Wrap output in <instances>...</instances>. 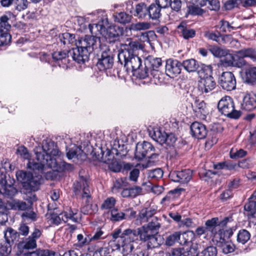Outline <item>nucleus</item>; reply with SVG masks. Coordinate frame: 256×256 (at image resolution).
<instances>
[{
	"mask_svg": "<svg viewBox=\"0 0 256 256\" xmlns=\"http://www.w3.org/2000/svg\"><path fill=\"white\" fill-rule=\"evenodd\" d=\"M218 218H214L210 220H206L205 222V226L208 231H210L212 235L214 236L216 233L215 228L218 226Z\"/></svg>",
	"mask_w": 256,
	"mask_h": 256,
	"instance_id": "nucleus-36",
	"label": "nucleus"
},
{
	"mask_svg": "<svg viewBox=\"0 0 256 256\" xmlns=\"http://www.w3.org/2000/svg\"><path fill=\"white\" fill-rule=\"evenodd\" d=\"M67 158L69 159L76 158L78 160H82L86 158V155L81 148L74 146L66 152Z\"/></svg>",
	"mask_w": 256,
	"mask_h": 256,
	"instance_id": "nucleus-23",
	"label": "nucleus"
},
{
	"mask_svg": "<svg viewBox=\"0 0 256 256\" xmlns=\"http://www.w3.org/2000/svg\"><path fill=\"white\" fill-rule=\"evenodd\" d=\"M216 86L214 78L200 79L198 82V88L202 93H208L212 90Z\"/></svg>",
	"mask_w": 256,
	"mask_h": 256,
	"instance_id": "nucleus-20",
	"label": "nucleus"
},
{
	"mask_svg": "<svg viewBox=\"0 0 256 256\" xmlns=\"http://www.w3.org/2000/svg\"><path fill=\"white\" fill-rule=\"evenodd\" d=\"M178 29L180 31V32L184 39L192 38L196 35V32L194 30L188 28L182 25L178 26Z\"/></svg>",
	"mask_w": 256,
	"mask_h": 256,
	"instance_id": "nucleus-39",
	"label": "nucleus"
},
{
	"mask_svg": "<svg viewBox=\"0 0 256 256\" xmlns=\"http://www.w3.org/2000/svg\"><path fill=\"white\" fill-rule=\"evenodd\" d=\"M143 48V44H140L138 42L131 41L128 44H126L124 46V48L121 50L118 55L120 56V58L124 60L126 58H128L130 56L136 55V52L139 50H142Z\"/></svg>",
	"mask_w": 256,
	"mask_h": 256,
	"instance_id": "nucleus-9",
	"label": "nucleus"
},
{
	"mask_svg": "<svg viewBox=\"0 0 256 256\" xmlns=\"http://www.w3.org/2000/svg\"><path fill=\"white\" fill-rule=\"evenodd\" d=\"M182 66L188 72H194L198 67V62L193 58L185 60L183 62Z\"/></svg>",
	"mask_w": 256,
	"mask_h": 256,
	"instance_id": "nucleus-27",
	"label": "nucleus"
},
{
	"mask_svg": "<svg viewBox=\"0 0 256 256\" xmlns=\"http://www.w3.org/2000/svg\"><path fill=\"white\" fill-rule=\"evenodd\" d=\"M10 18L6 15L0 17V33L9 32L11 28V25L9 24Z\"/></svg>",
	"mask_w": 256,
	"mask_h": 256,
	"instance_id": "nucleus-34",
	"label": "nucleus"
},
{
	"mask_svg": "<svg viewBox=\"0 0 256 256\" xmlns=\"http://www.w3.org/2000/svg\"><path fill=\"white\" fill-rule=\"evenodd\" d=\"M150 24L146 22H139L132 24L130 26V30L133 31H140L148 30L150 28Z\"/></svg>",
	"mask_w": 256,
	"mask_h": 256,
	"instance_id": "nucleus-35",
	"label": "nucleus"
},
{
	"mask_svg": "<svg viewBox=\"0 0 256 256\" xmlns=\"http://www.w3.org/2000/svg\"><path fill=\"white\" fill-rule=\"evenodd\" d=\"M59 38L64 44H72L76 42V48L72 52V58L78 63H84L87 61L97 42L100 43V38L94 36H86L76 41L74 34L66 32L60 35Z\"/></svg>",
	"mask_w": 256,
	"mask_h": 256,
	"instance_id": "nucleus-1",
	"label": "nucleus"
},
{
	"mask_svg": "<svg viewBox=\"0 0 256 256\" xmlns=\"http://www.w3.org/2000/svg\"><path fill=\"white\" fill-rule=\"evenodd\" d=\"M182 64L176 60L168 59L166 61V72L170 76L174 77L180 73Z\"/></svg>",
	"mask_w": 256,
	"mask_h": 256,
	"instance_id": "nucleus-14",
	"label": "nucleus"
},
{
	"mask_svg": "<svg viewBox=\"0 0 256 256\" xmlns=\"http://www.w3.org/2000/svg\"><path fill=\"white\" fill-rule=\"evenodd\" d=\"M241 57L249 58L252 61L256 62V51L252 48H243L237 51Z\"/></svg>",
	"mask_w": 256,
	"mask_h": 256,
	"instance_id": "nucleus-29",
	"label": "nucleus"
},
{
	"mask_svg": "<svg viewBox=\"0 0 256 256\" xmlns=\"http://www.w3.org/2000/svg\"><path fill=\"white\" fill-rule=\"evenodd\" d=\"M115 21L122 24L130 22L131 16L124 12L116 14L115 16Z\"/></svg>",
	"mask_w": 256,
	"mask_h": 256,
	"instance_id": "nucleus-42",
	"label": "nucleus"
},
{
	"mask_svg": "<svg viewBox=\"0 0 256 256\" xmlns=\"http://www.w3.org/2000/svg\"><path fill=\"white\" fill-rule=\"evenodd\" d=\"M140 175V170L138 168L132 169L130 172L129 180L130 181L136 182Z\"/></svg>",
	"mask_w": 256,
	"mask_h": 256,
	"instance_id": "nucleus-62",
	"label": "nucleus"
},
{
	"mask_svg": "<svg viewBox=\"0 0 256 256\" xmlns=\"http://www.w3.org/2000/svg\"><path fill=\"white\" fill-rule=\"evenodd\" d=\"M244 214L248 218L254 212H256V201L250 200L244 206Z\"/></svg>",
	"mask_w": 256,
	"mask_h": 256,
	"instance_id": "nucleus-32",
	"label": "nucleus"
},
{
	"mask_svg": "<svg viewBox=\"0 0 256 256\" xmlns=\"http://www.w3.org/2000/svg\"><path fill=\"white\" fill-rule=\"evenodd\" d=\"M180 238V232H175L166 238L165 244L168 246H172L176 242H178Z\"/></svg>",
	"mask_w": 256,
	"mask_h": 256,
	"instance_id": "nucleus-43",
	"label": "nucleus"
},
{
	"mask_svg": "<svg viewBox=\"0 0 256 256\" xmlns=\"http://www.w3.org/2000/svg\"><path fill=\"white\" fill-rule=\"evenodd\" d=\"M156 212V210L152 208H146L141 210L138 214V220L140 223L148 222V219L152 218Z\"/></svg>",
	"mask_w": 256,
	"mask_h": 256,
	"instance_id": "nucleus-24",
	"label": "nucleus"
},
{
	"mask_svg": "<svg viewBox=\"0 0 256 256\" xmlns=\"http://www.w3.org/2000/svg\"><path fill=\"white\" fill-rule=\"evenodd\" d=\"M212 68L211 66H203L198 71V74L200 79H206L209 78H213L212 76Z\"/></svg>",
	"mask_w": 256,
	"mask_h": 256,
	"instance_id": "nucleus-30",
	"label": "nucleus"
},
{
	"mask_svg": "<svg viewBox=\"0 0 256 256\" xmlns=\"http://www.w3.org/2000/svg\"><path fill=\"white\" fill-rule=\"evenodd\" d=\"M218 83L224 90L228 91L234 90L236 88V78L230 72H222L219 77Z\"/></svg>",
	"mask_w": 256,
	"mask_h": 256,
	"instance_id": "nucleus-8",
	"label": "nucleus"
},
{
	"mask_svg": "<svg viewBox=\"0 0 256 256\" xmlns=\"http://www.w3.org/2000/svg\"><path fill=\"white\" fill-rule=\"evenodd\" d=\"M210 50L214 56L218 58H221L227 54L226 50L216 46L211 48Z\"/></svg>",
	"mask_w": 256,
	"mask_h": 256,
	"instance_id": "nucleus-51",
	"label": "nucleus"
},
{
	"mask_svg": "<svg viewBox=\"0 0 256 256\" xmlns=\"http://www.w3.org/2000/svg\"><path fill=\"white\" fill-rule=\"evenodd\" d=\"M13 232L14 230L12 229L8 230L4 233V240H0V256H8L11 252L12 248L8 234L10 235Z\"/></svg>",
	"mask_w": 256,
	"mask_h": 256,
	"instance_id": "nucleus-19",
	"label": "nucleus"
},
{
	"mask_svg": "<svg viewBox=\"0 0 256 256\" xmlns=\"http://www.w3.org/2000/svg\"><path fill=\"white\" fill-rule=\"evenodd\" d=\"M222 248L223 252L226 254L234 251V246L230 242H226L222 244Z\"/></svg>",
	"mask_w": 256,
	"mask_h": 256,
	"instance_id": "nucleus-57",
	"label": "nucleus"
},
{
	"mask_svg": "<svg viewBox=\"0 0 256 256\" xmlns=\"http://www.w3.org/2000/svg\"><path fill=\"white\" fill-rule=\"evenodd\" d=\"M160 221V220L157 217H154L152 220L146 225L152 230L154 232L157 234L159 229L161 227Z\"/></svg>",
	"mask_w": 256,
	"mask_h": 256,
	"instance_id": "nucleus-38",
	"label": "nucleus"
},
{
	"mask_svg": "<svg viewBox=\"0 0 256 256\" xmlns=\"http://www.w3.org/2000/svg\"><path fill=\"white\" fill-rule=\"evenodd\" d=\"M17 152L22 158L26 159V160L30 159V154L28 152L27 148L26 147H24V146H20L17 149Z\"/></svg>",
	"mask_w": 256,
	"mask_h": 256,
	"instance_id": "nucleus-60",
	"label": "nucleus"
},
{
	"mask_svg": "<svg viewBox=\"0 0 256 256\" xmlns=\"http://www.w3.org/2000/svg\"><path fill=\"white\" fill-rule=\"evenodd\" d=\"M245 80L247 83L256 82V66L249 67L245 70Z\"/></svg>",
	"mask_w": 256,
	"mask_h": 256,
	"instance_id": "nucleus-26",
	"label": "nucleus"
},
{
	"mask_svg": "<svg viewBox=\"0 0 256 256\" xmlns=\"http://www.w3.org/2000/svg\"><path fill=\"white\" fill-rule=\"evenodd\" d=\"M104 234V232L101 229H99L94 232L92 236H88V241L91 242L92 241H95L100 239L104 238V237L103 236Z\"/></svg>",
	"mask_w": 256,
	"mask_h": 256,
	"instance_id": "nucleus-58",
	"label": "nucleus"
},
{
	"mask_svg": "<svg viewBox=\"0 0 256 256\" xmlns=\"http://www.w3.org/2000/svg\"><path fill=\"white\" fill-rule=\"evenodd\" d=\"M60 152L52 141L44 140L41 150L35 151L36 162L30 160L27 164L28 168L38 172L43 173L46 168H54L57 166L56 159L54 156H60Z\"/></svg>",
	"mask_w": 256,
	"mask_h": 256,
	"instance_id": "nucleus-2",
	"label": "nucleus"
},
{
	"mask_svg": "<svg viewBox=\"0 0 256 256\" xmlns=\"http://www.w3.org/2000/svg\"><path fill=\"white\" fill-rule=\"evenodd\" d=\"M250 238V233L246 230H241L237 236V240L242 244H246Z\"/></svg>",
	"mask_w": 256,
	"mask_h": 256,
	"instance_id": "nucleus-41",
	"label": "nucleus"
},
{
	"mask_svg": "<svg viewBox=\"0 0 256 256\" xmlns=\"http://www.w3.org/2000/svg\"><path fill=\"white\" fill-rule=\"evenodd\" d=\"M150 135L154 140L162 145L166 142L167 134L158 128H154L150 132Z\"/></svg>",
	"mask_w": 256,
	"mask_h": 256,
	"instance_id": "nucleus-25",
	"label": "nucleus"
},
{
	"mask_svg": "<svg viewBox=\"0 0 256 256\" xmlns=\"http://www.w3.org/2000/svg\"><path fill=\"white\" fill-rule=\"evenodd\" d=\"M217 250L214 246H209L205 249L200 256H216Z\"/></svg>",
	"mask_w": 256,
	"mask_h": 256,
	"instance_id": "nucleus-59",
	"label": "nucleus"
},
{
	"mask_svg": "<svg viewBox=\"0 0 256 256\" xmlns=\"http://www.w3.org/2000/svg\"><path fill=\"white\" fill-rule=\"evenodd\" d=\"M112 238L118 240V245L122 248L124 256L130 254L134 248V242L138 240L136 229L127 228L123 232L120 228L115 230L112 234Z\"/></svg>",
	"mask_w": 256,
	"mask_h": 256,
	"instance_id": "nucleus-3",
	"label": "nucleus"
},
{
	"mask_svg": "<svg viewBox=\"0 0 256 256\" xmlns=\"http://www.w3.org/2000/svg\"><path fill=\"white\" fill-rule=\"evenodd\" d=\"M161 8L156 4H151L148 8V14L152 20H157L160 14Z\"/></svg>",
	"mask_w": 256,
	"mask_h": 256,
	"instance_id": "nucleus-28",
	"label": "nucleus"
},
{
	"mask_svg": "<svg viewBox=\"0 0 256 256\" xmlns=\"http://www.w3.org/2000/svg\"><path fill=\"white\" fill-rule=\"evenodd\" d=\"M125 218V214L117 209L114 208L111 211V220L113 221H120Z\"/></svg>",
	"mask_w": 256,
	"mask_h": 256,
	"instance_id": "nucleus-48",
	"label": "nucleus"
},
{
	"mask_svg": "<svg viewBox=\"0 0 256 256\" xmlns=\"http://www.w3.org/2000/svg\"><path fill=\"white\" fill-rule=\"evenodd\" d=\"M74 188L76 195H78L82 190L81 196L82 198L86 199V202L91 198L88 182L84 177H80L79 181L74 184Z\"/></svg>",
	"mask_w": 256,
	"mask_h": 256,
	"instance_id": "nucleus-10",
	"label": "nucleus"
},
{
	"mask_svg": "<svg viewBox=\"0 0 256 256\" xmlns=\"http://www.w3.org/2000/svg\"><path fill=\"white\" fill-rule=\"evenodd\" d=\"M256 108V95L248 94L243 98L242 108L246 110H252Z\"/></svg>",
	"mask_w": 256,
	"mask_h": 256,
	"instance_id": "nucleus-21",
	"label": "nucleus"
},
{
	"mask_svg": "<svg viewBox=\"0 0 256 256\" xmlns=\"http://www.w3.org/2000/svg\"><path fill=\"white\" fill-rule=\"evenodd\" d=\"M169 177L174 182L186 184L192 178V172L188 169L182 171H173L170 173Z\"/></svg>",
	"mask_w": 256,
	"mask_h": 256,
	"instance_id": "nucleus-12",
	"label": "nucleus"
},
{
	"mask_svg": "<svg viewBox=\"0 0 256 256\" xmlns=\"http://www.w3.org/2000/svg\"><path fill=\"white\" fill-rule=\"evenodd\" d=\"M225 63L228 66H232L238 68H242L247 65V62L243 57L238 56V53L236 52L234 55L228 54L225 60Z\"/></svg>",
	"mask_w": 256,
	"mask_h": 256,
	"instance_id": "nucleus-17",
	"label": "nucleus"
},
{
	"mask_svg": "<svg viewBox=\"0 0 256 256\" xmlns=\"http://www.w3.org/2000/svg\"><path fill=\"white\" fill-rule=\"evenodd\" d=\"M73 170V166L65 162H60L58 167L57 170L60 172L72 170Z\"/></svg>",
	"mask_w": 256,
	"mask_h": 256,
	"instance_id": "nucleus-54",
	"label": "nucleus"
},
{
	"mask_svg": "<svg viewBox=\"0 0 256 256\" xmlns=\"http://www.w3.org/2000/svg\"><path fill=\"white\" fill-rule=\"evenodd\" d=\"M220 238L224 240L226 238L228 239L233 234V230L232 228H229L226 230H220Z\"/></svg>",
	"mask_w": 256,
	"mask_h": 256,
	"instance_id": "nucleus-63",
	"label": "nucleus"
},
{
	"mask_svg": "<svg viewBox=\"0 0 256 256\" xmlns=\"http://www.w3.org/2000/svg\"><path fill=\"white\" fill-rule=\"evenodd\" d=\"M113 63L112 57L105 50L102 52L97 63V66L100 70H104L112 68Z\"/></svg>",
	"mask_w": 256,
	"mask_h": 256,
	"instance_id": "nucleus-18",
	"label": "nucleus"
},
{
	"mask_svg": "<svg viewBox=\"0 0 256 256\" xmlns=\"http://www.w3.org/2000/svg\"><path fill=\"white\" fill-rule=\"evenodd\" d=\"M116 204V200L113 197H110L104 200L102 204V209H110L114 207Z\"/></svg>",
	"mask_w": 256,
	"mask_h": 256,
	"instance_id": "nucleus-52",
	"label": "nucleus"
},
{
	"mask_svg": "<svg viewBox=\"0 0 256 256\" xmlns=\"http://www.w3.org/2000/svg\"><path fill=\"white\" fill-rule=\"evenodd\" d=\"M158 154L154 152V148L152 145L147 142L142 144H138L136 148L135 157L138 160L146 158H156Z\"/></svg>",
	"mask_w": 256,
	"mask_h": 256,
	"instance_id": "nucleus-7",
	"label": "nucleus"
},
{
	"mask_svg": "<svg viewBox=\"0 0 256 256\" xmlns=\"http://www.w3.org/2000/svg\"><path fill=\"white\" fill-rule=\"evenodd\" d=\"M194 111L196 113L204 114L206 113V105L205 102L202 100H196L192 104Z\"/></svg>",
	"mask_w": 256,
	"mask_h": 256,
	"instance_id": "nucleus-37",
	"label": "nucleus"
},
{
	"mask_svg": "<svg viewBox=\"0 0 256 256\" xmlns=\"http://www.w3.org/2000/svg\"><path fill=\"white\" fill-rule=\"evenodd\" d=\"M68 54L72 56L71 51H69L68 52H67L59 51L54 52L52 54V56L53 59L56 62L64 61V63L66 64V62L68 61L67 58L68 56Z\"/></svg>",
	"mask_w": 256,
	"mask_h": 256,
	"instance_id": "nucleus-31",
	"label": "nucleus"
},
{
	"mask_svg": "<svg viewBox=\"0 0 256 256\" xmlns=\"http://www.w3.org/2000/svg\"><path fill=\"white\" fill-rule=\"evenodd\" d=\"M218 108L222 114L230 118L238 119L242 114L240 111L234 109L233 100L228 96L222 98L219 101Z\"/></svg>",
	"mask_w": 256,
	"mask_h": 256,
	"instance_id": "nucleus-5",
	"label": "nucleus"
},
{
	"mask_svg": "<svg viewBox=\"0 0 256 256\" xmlns=\"http://www.w3.org/2000/svg\"><path fill=\"white\" fill-rule=\"evenodd\" d=\"M230 154V158L237 159L245 156L247 154V152L242 148L236 150L232 149Z\"/></svg>",
	"mask_w": 256,
	"mask_h": 256,
	"instance_id": "nucleus-49",
	"label": "nucleus"
},
{
	"mask_svg": "<svg viewBox=\"0 0 256 256\" xmlns=\"http://www.w3.org/2000/svg\"><path fill=\"white\" fill-rule=\"evenodd\" d=\"M148 8H146V4H139L136 7V16L140 18H144L148 14Z\"/></svg>",
	"mask_w": 256,
	"mask_h": 256,
	"instance_id": "nucleus-45",
	"label": "nucleus"
},
{
	"mask_svg": "<svg viewBox=\"0 0 256 256\" xmlns=\"http://www.w3.org/2000/svg\"><path fill=\"white\" fill-rule=\"evenodd\" d=\"M28 0H16L14 8L18 12H21L28 8Z\"/></svg>",
	"mask_w": 256,
	"mask_h": 256,
	"instance_id": "nucleus-50",
	"label": "nucleus"
},
{
	"mask_svg": "<svg viewBox=\"0 0 256 256\" xmlns=\"http://www.w3.org/2000/svg\"><path fill=\"white\" fill-rule=\"evenodd\" d=\"M12 40V36L8 32L0 33V46L9 44Z\"/></svg>",
	"mask_w": 256,
	"mask_h": 256,
	"instance_id": "nucleus-47",
	"label": "nucleus"
},
{
	"mask_svg": "<svg viewBox=\"0 0 256 256\" xmlns=\"http://www.w3.org/2000/svg\"><path fill=\"white\" fill-rule=\"evenodd\" d=\"M94 248L93 246H90L88 248V250L90 252H94L92 256H103L102 252H105L106 251V248H100L96 250L94 252Z\"/></svg>",
	"mask_w": 256,
	"mask_h": 256,
	"instance_id": "nucleus-64",
	"label": "nucleus"
},
{
	"mask_svg": "<svg viewBox=\"0 0 256 256\" xmlns=\"http://www.w3.org/2000/svg\"><path fill=\"white\" fill-rule=\"evenodd\" d=\"M190 130L192 136L198 139L204 138L208 133L205 125L197 122H195L191 124Z\"/></svg>",
	"mask_w": 256,
	"mask_h": 256,
	"instance_id": "nucleus-16",
	"label": "nucleus"
},
{
	"mask_svg": "<svg viewBox=\"0 0 256 256\" xmlns=\"http://www.w3.org/2000/svg\"><path fill=\"white\" fill-rule=\"evenodd\" d=\"M10 206L11 209L19 210H26L28 208L26 202L19 200H14L10 204Z\"/></svg>",
	"mask_w": 256,
	"mask_h": 256,
	"instance_id": "nucleus-40",
	"label": "nucleus"
},
{
	"mask_svg": "<svg viewBox=\"0 0 256 256\" xmlns=\"http://www.w3.org/2000/svg\"><path fill=\"white\" fill-rule=\"evenodd\" d=\"M16 176L18 180L22 184L25 189L32 191L38 190L41 176L34 177L32 174L22 170L18 172Z\"/></svg>",
	"mask_w": 256,
	"mask_h": 256,
	"instance_id": "nucleus-4",
	"label": "nucleus"
},
{
	"mask_svg": "<svg viewBox=\"0 0 256 256\" xmlns=\"http://www.w3.org/2000/svg\"><path fill=\"white\" fill-rule=\"evenodd\" d=\"M61 217L62 222H66L68 220H71L74 222H78L79 217L78 214L76 212L70 210L69 212H64L60 213Z\"/></svg>",
	"mask_w": 256,
	"mask_h": 256,
	"instance_id": "nucleus-33",
	"label": "nucleus"
},
{
	"mask_svg": "<svg viewBox=\"0 0 256 256\" xmlns=\"http://www.w3.org/2000/svg\"><path fill=\"white\" fill-rule=\"evenodd\" d=\"M136 231L140 240L146 242L148 248H153L159 246L156 234L146 224L136 229Z\"/></svg>",
	"mask_w": 256,
	"mask_h": 256,
	"instance_id": "nucleus-6",
	"label": "nucleus"
},
{
	"mask_svg": "<svg viewBox=\"0 0 256 256\" xmlns=\"http://www.w3.org/2000/svg\"><path fill=\"white\" fill-rule=\"evenodd\" d=\"M17 193V190L11 184H8L4 178L0 180V194L13 196Z\"/></svg>",
	"mask_w": 256,
	"mask_h": 256,
	"instance_id": "nucleus-22",
	"label": "nucleus"
},
{
	"mask_svg": "<svg viewBox=\"0 0 256 256\" xmlns=\"http://www.w3.org/2000/svg\"><path fill=\"white\" fill-rule=\"evenodd\" d=\"M60 217V214H58L56 213H52L48 216V218L49 219L52 224L58 225L62 221Z\"/></svg>",
	"mask_w": 256,
	"mask_h": 256,
	"instance_id": "nucleus-53",
	"label": "nucleus"
},
{
	"mask_svg": "<svg viewBox=\"0 0 256 256\" xmlns=\"http://www.w3.org/2000/svg\"><path fill=\"white\" fill-rule=\"evenodd\" d=\"M137 70L138 76L140 78L144 79L148 77L150 74V70L147 64H145L144 68L141 70L139 68Z\"/></svg>",
	"mask_w": 256,
	"mask_h": 256,
	"instance_id": "nucleus-55",
	"label": "nucleus"
},
{
	"mask_svg": "<svg viewBox=\"0 0 256 256\" xmlns=\"http://www.w3.org/2000/svg\"><path fill=\"white\" fill-rule=\"evenodd\" d=\"M118 59L122 64L132 71H136L142 65L141 59L137 55L130 56L124 60L120 58V56L118 55Z\"/></svg>",
	"mask_w": 256,
	"mask_h": 256,
	"instance_id": "nucleus-13",
	"label": "nucleus"
},
{
	"mask_svg": "<svg viewBox=\"0 0 256 256\" xmlns=\"http://www.w3.org/2000/svg\"><path fill=\"white\" fill-rule=\"evenodd\" d=\"M204 36L208 40H212L217 42H220L222 34L218 31H215L214 32L206 31L204 33Z\"/></svg>",
	"mask_w": 256,
	"mask_h": 256,
	"instance_id": "nucleus-44",
	"label": "nucleus"
},
{
	"mask_svg": "<svg viewBox=\"0 0 256 256\" xmlns=\"http://www.w3.org/2000/svg\"><path fill=\"white\" fill-rule=\"evenodd\" d=\"M145 64L148 66L150 74L154 78H159V69L162 65V60L158 58H150L146 62Z\"/></svg>",
	"mask_w": 256,
	"mask_h": 256,
	"instance_id": "nucleus-15",
	"label": "nucleus"
},
{
	"mask_svg": "<svg viewBox=\"0 0 256 256\" xmlns=\"http://www.w3.org/2000/svg\"><path fill=\"white\" fill-rule=\"evenodd\" d=\"M124 30L117 26H112L104 30L102 34L106 40L109 43L114 42L118 40L123 34Z\"/></svg>",
	"mask_w": 256,
	"mask_h": 256,
	"instance_id": "nucleus-11",
	"label": "nucleus"
},
{
	"mask_svg": "<svg viewBox=\"0 0 256 256\" xmlns=\"http://www.w3.org/2000/svg\"><path fill=\"white\" fill-rule=\"evenodd\" d=\"M163 176V171L160 168H156L148 172V176L153 179H158Z\"/></svg>",
	"mask_w": 256,
	"mask_h": 256,
	"instance_id": "nucleus-56",
	"label": "nucleus"
},
{
	"mask_svg": "<svg viewBox=\"0 0 256 256\" xmlns=\"http://www.w3.org/2000/svg\"><path fill=\"white\" fill-rule=\"evenodd\" d=\"M130 198H134L142 194V190L141 187L135 186L130 188Z\"/></svg>",
	"mask_w": 256,
	"mask_h": 256,
	"instance_id": "nucleus-61",
	"label": "nucleus"
},
{
	"mask_svg": "<svg viewBox=\"0 0 256 256\" xmlns=\"http://www.w3.org/2000/svg\"><path fill=\"white\" fill-rule=\"evenodd\" d=\"M97 211V206L90 204H87L81 208V212L84 214H92Z\"/></svg>",
	"mask_w": 256,
	"mask_h": 256,
	"instance_id": "nucleus-46",
	"label": "nucleus"
}]
</instances>
